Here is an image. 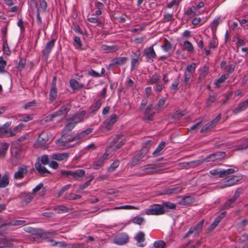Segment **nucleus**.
Returning <instances> with one entry per match:
<instances>
[{"mask_svg": "<svg viewBox=\"0 0 248 248\" xmlns=\"http://www.w3.org/2000/svg\"><path fill=\"white\" fill-rule=\"evenodd\" d=\"M102 104V100H98L90 108V111L91 113H94L97 111L101 107Z\"/></svg>", "mask_w": 248, "mask_h": 248, "instance_id": "nucleus-32", "label": "nucleus"}, {"mask_svg": "<svg viewBox=\"0 0 248 248\" xmlns=\"http://www.w3.org/2000/svg\"><path fill=\"white\" fill-rule=\"evenodd\" d=\"M35 195L31 193L23 192L21 193L20 197L21 199V204L23 206H26L34 198Z\"/></svg>", "mask_w": 248, "mask_h": 248, "instance_id": "nucleus-12", "label": "nucleus"}, {"mask_svg": "<svg viewBox=\"0 0 248 248\" xmlns=\"http://www.w3.org/2000/svg\"><path fill=\"white\" fill-rule=\"evenodd\" d=\"M192 76L193 75L185 72L183 82L185 85H187L189 84V80Z\"/></svg>", "mask_w": 248, "mask_h": 248, "instance_id": "nucleus-44", "label": "nucleus"}, {"mask_svg": "<svg viewBox=\"0 0 248 248\" xmlns=\"http://www.w3.org/2000/svg\"><path fill=\"white\" fill-rule=\"evenodd\" d=\"M86 113V112L85 110L77 113L72 117L71 120L77 124L78 123L83 121Z\"/></svg>", "mask_w": 248, "mask_h": 248, "instance_id": "nucleus-21", "label": "nucleus"}, {"mask_svg": "<svg viewBox=\"0 0 248 248\" xmlns=\"http://www.w3.org/2000/svg\"><path fill=\"white\" fill-rule=\"evenodd\" d=\"M217 100V96L215 95H210L206 102V105L208 107H210L212 104Z\"/></svg>", "mask_w": 248, "mask_h": 248, "instance_id": "nucleus-46", "label": "nucleus"}, {"mask_svg": "<svg viewBox=\"0 0 248 248\" xmlns=\"http://www.w3.org/2000/svg\"><path fill=\"white\" fill-rule=\"evenodd\" d=\"M76 124L71 120L64 127L66 131H70L72 130Z\"/></svg>", "mask_w": 248, "mask_h": 248, "instance_id": "nucleus-54", "label": "nucleus"}, {"mask_svg": "<svg viewBox=\"0 0 248 248\" xmlns=\"http://www.w3.org/2000/svg\"><path fill=\"white\" fill-rule=\"evenodd\" d=\"M55 43V40L53 39H52L46 44L44 49L43 50L42 52L43 56L44 57L46 60L47 59L49 54L54 46Z\"/></svg>", "mask_w": 248, "mask_h": 248, "instance_id": "nucleus-13", "label": "nucleus"}, {"mask_svg": "<svg viewBox=\"0 0 248 248\" xmlns=\"http://www.w3.org/2000/svg\"><path fill=\"white\" fill-rule=\"evenodd\" d=\"M145 233L142 232H139L135 236L134 238L137 242V245L140 247H144L145 244L144 243L145 238Z\"/></svg>", "mask_w": 248, "mask_h": 248, "instance_id": "nucleus-18", "label": "nucleus"}, {"mask_svg": "<svg viewBox=\"0 0 248 248\" xmlns=\"http://www.w3.org/2000/svg\"><path fill=\"white\" fill-rule=\"evenodd\" d=\"M185 115V112L181 110L177 111L173 115V118L176 119H179L181 117Z\"/></svg>", "mask_w": 248, "mask_h": 248, "instance_id": "nucleus-64", "label": "nucleus"}, {"mask_svg": "<svg viewBox=\"0 0 248 248\" xmlns=\"http://www.w3.org/2000/svg\"><path fill=\"white\" fill-rule=\"evenodd\" d=\"M55 211L59 214L65 213L68 211V209L63 205H57L54 207Z\"/></svg>", "mask_w": 248, "mask_h": 248, "instance_id": "nucleus-39", "label": "nucleus"}, {"mask_svg": "<svg viewBox=\"0 0 248 248\" xmlns=\"http://www.w3.org/2000/svg\"><path fill=\"white\" fill-rule=\"evenodd\" d=\"M81 198V196L73 193H68L65 196V198L69 200H78Z\"/></svg>", "mask_w": 248, "mask_h": 248, "instance_id": "nucleus-40", "label": "nucleus"}, {"mask_svg": "<svg viewBox=\"0 0 248 248\" xmlns=\"http://www.w3.org/2000/svg\"><path fill=\"white\" fill-rule=\"evenodd\" d=\"M9 148V144L6 142H3L0 144V157H4Z\"/></svg>", "mask_w": 248, "mask_h": 248, "instance_id": "nucleus-31", "label": "nucleus"}, {"mask_svg": "<svg viewBox=\"0 0 248 248\" xmlns=\"http://www.w3.org/2000/svg\"><path fill=\"white\" fill-rule=\"evenodd\" d=\"M101 48L103 50L107 51L108 53H114L118 51L119 47L117 45L108 46L102 45Z\"/></svg>", "mask_w": 248, "mask_h": 248, "instance_id": "nucleus-27", "label": "nucleus"}, {"mask_svg": "<svg viewBox=\"0 0 248 248\" xmlns=\"http://www.w3.org/2000/svg\"><path fill=\"white\" fill-rule=\"evenodd\" d=\"M196 69V64L195 63L193 62L189 64H188L186 66L185 72L193 75V74L195 72Z\"/></svg>", "mask_w": 248, "mask_h": 248, "instance_id": "nucleus-34", "label": "nucleus"}, {"mask_svg": "<svg viewBox=\"0 0 248 248\" xmlns=\"http://www.w3.org/2000/svg\"><path fill=\"white\" fill-rule=\"evenodd\" d=\"M210 174L212 175H218L220 178L223 177L222 174H221V170H219L218 169H214L210 171Z\"/></svg>", "mask_w": 248, "mask_h": 248, "instance_id": "nucleus-59", "label": "nucleus"}, {"mask_svg": "<svg viewBox=\"0 0 248 248\" xmlns=\"http://www.w3.org/2000/svg\"><path fill=\"white\" fill-rule=\"evenodd\" d=\"M238 181L239 180L237 179L235 176H233L231 178L225 181L220 187L221 188H224L235 185Z\"/></svg>", "mask_w": 248, "mask_h": 248, "instance_id": "nucleus-23", "label": "nucleus"}, {"mask_svg": "<svg viewBox=\"0 0 248 248\" xmlns=\"http://www.w3.org/2000/svg\"><path fill=\"white\" fill-rule=\"evenodd\" d=\"M203 162H205L204 158L199 160L192 161L189 162L183 163V166L186 169L195 168L201 165Z\"/></svg>", "mask_w": 248, "mask_h": 248, "instance_id": "nucleus-16", "label": "nucleus"}, {"mask_svg": "<svg viewBox=\"0 0 248 248\" xmlns=\"http://www.w3.org/2000/svg\"><path fill=\"white\" fill-rule=\"evenodd\" d=\"M226 156V153L224 152H217L208 155L204 158L205 162L210 161H215L217 160H221L224 158Z\"/></svg>", "mask_w": 248, "mask_h": 248, "instance_id": "nucleus-6", "label": "nucleus"}, {"mask_svg": "<svg viewBox=\"0 0 248 248\" xmlns=\"http://www.w3.org/2000/svg\"><path fill=\"white\" fill-rule=\"evenodd\" d=\"M195 201L193 197L191 196H184L182 199L180 203L182 205H186L193 203Z\"/></svg>", "mask_w": 248, "mask_h": 248, "instance_id": "nucleus-28", "label": "nucleus"}, {"mask_svg": "<svg viewBox=\"0 0 248 248\" xmlns=\"http://www.w3.org/2000/svg\"><path fill=\"white\" fill-rule=\"evenodd\" d=\"M15 136V133L11 129L8 128L6 124L0 126V137H8Z\"/></svg>", "mask_w": 248, "mask_h": 248, "instance_id": "nucleus-14", "label": "nucleus"}, {"mask_svg": "<svg viewBox=\"0 0 248 248\" xmlns=\"http://www.w3.org/2000/svg\"><path fill=\"white\" fill-rule=\"evenodd\" d=\"M71 186V184H68L63 186L61 190H59L58 193V195L59 197L61 196L63 194V193L67 190Z\"/></svg>", "mask_w": 248, "mask_h": 248, "instance_id": "nucleus-58", "label": "nucleus"}, {"mask_svg": "<svg viewBox=\"0 0 248 248\" xmlns=\"http://www.w3.org/2000/svg\"><path fill=\"white\" fill-rule=\"evenodd\" d=\"M248 107V99L246 101L239 103L238 106L233 110L235 114H237L242 111L244 110Z\"/></svg>", "mask_w": 248, "mask_h": 248, "instance_id": "nucleus-26", "label": "nucleus"}, {"mask_svg": "<svg viewBox=\"0 0 248 248\" xmlns=\"http://www.w3.org/2000/svg\"><path fill=\"white\" fill-rule=\"evenodd\" d=\"M70 85L71 87L74 90L78 89L83 87L82 84H80L77 80L72 79L70 80Z\"/></svg>", "mask_w": 248, "mask_h": 248, "instance_id": "nucleus-37", "label": "nucleus"}, {"mask_svg": "<svg viewBox=\"0 0 248 248\" xmlns=\"http://www.w3.org/2000/svg\"><path fill=\"white\" fill-rule=\"evenodd\" d=\"M124 136L123 133H119L116 135L113 140L111 142L112 146H113L115 143L118 142L120 139H121Z\"/></svg>", "mask_w": 248, "mask_h": 248, "instance_id": "nucleus-57", "label": "nucleus"}, {"mask_svg": "<svg viewBox=\"0 0 248 248\" xmlns=\"http://www.w3.org/2000/svg\"><path fill=\"white\" fill-rule=\"evenodd\" d=\"M26 221L20 220H6L0 224V228L5 226H21L25 224Z\"/></svg>", "mask_w": 248, "mask_h": 248, "instance_id": "nucleus-15", "label": "nucleus"}, {"mask_svg": "<svg viewBox=\"0 0 248 248\" xmlns=\"http://www.w3.org/2000/svg\"><path fill=\"white\" fill-rule=\"evenodd\" d=\"M85 175V171L83 170H77L75 171H72L71 176L76 180L84 176Z\"/></svg>", "mask_w": 248, "mask_h": 248, "instance_id": "nucleus-29", "label": "nucleus"}, {"mask_svg": "<svg viewBox=\"0 0 248 248\" xmlns=\"http://www.w3.org/2000/svg\"><path fill=\"white\" fill-rule=\"evenodd\" d=\"M135 58L131 59V69H133L134 67L139 64V60L140 57V50H137L136 52H133Z\"/></svg>", "mask_w": 248, "mask_h": 248, "instance_id": "nucleus-24", "label": "nucleus"}, {"mask_svg": "<svg viewBox=\"0 0 248 248\" xmlns=\"http://www.w3.org/2000/svg\"><path fill=\"white\" fill-rule=\"evenodd\" d=\"M229 77L228 74H222L219 78H218L215 82V84L217 87H219L220 84L223 83L226 79H227Z\"/></svg>", "mask_w": 248, "mask_h": 248, "instance_id": "nucleus-33", "label": "nucleus"}, {"mask_svg": "<svg viewBox=\"0 0 248 248\" xmlns=\"http://www.w3.org/2000/svg\"><path fill=\"white\" fill-rule=\"evenodd\" d=\"M235 172V170L233 169H229L226 170H221V174L223 175V177L227 176L228 174H232Z\"/></svg>", "mask_w": 248, "mask_h": 248, "instance_id": "nucleus-60", "label": "nucleus"}, {"mask_svg": "<svg viewBox=\"0 0 248 248\" xmlns=\"http://www.w3.org/2000/svg\"><path fill=\"white\" fill-rule=\"evenodd\" d=\"M92 132V129L88 128L78 134L74 138L69 136H62L58 140L56 143L61 149H65L73 147L76 143H73L77 140H85L89 138V134Z\"/></svg>", "mask_w": 248, "mask_h": 248, "instance_id": "nucleus-1", "label": "nucleus"}, {"mask_svg": "<svg viewBox=\"0 0 248 248\" xmlns=\"http://www.w3.org/2000/svg\"><path fill=\"white\" fill-rule=\"evenodd\" d=\"M161 47L164 51L168 52L171 49L172 44L168 39L165 38L163 40V45Z\"/></svg>", "mask_w": 248, "mask_h": 248, "instance_id": "nucleus-30", "label": "nucleus"}, {"mask_svg": "<svg viewBox=\"0 0 248 248\" xmlns=\"http://www.w3.org/2000/svg\"><path fill=\"white\" fill-rule=\"evenodd\" d=\"M120 162L118 160L115 161L111 164L110 166L108 168V170L109 172H113L119 166Z\"/></svg>", "mask_w": 248, "mask_h": 248, "instance_id": "nucleus-49", "label": "nucleus"}, {"mask_svg": "<svg viewBox=\"0 0 248 248\" xmlns=\"http://www.w3.org/2000/svg\"><path fill=\"white\" fill-rule=\"evenodd\" d=\"M248 148V139L235 146L234 150L241 151Z\"/></svg>", "mask_w": 248, "mask_h": 248, "instance_id": "nucleus-36", "label": "nucleus"}, {"mask_svg": "<svg viewBox=\"0 0 248 248\" xmlns=\"http://www.w3.org/2000/svg\"><path fill=\"white\" fill-rule=\"evenodd\" d=\"M103 164V159H98L94 162L93 166V168L95 170H98L102 166Z\"/></svg>", "mask_w": 248, "mask_h": 248, "instance_id": "nucleus-48", "label": "nucleus"}, {"mask_svg": "<svg viewBox=\"0 0 248 248\" xmlns=\"http://www.w3.org/2000/svg\"><path fill=\"white\" fill-rule=\"evenodd\" d=\"M213 128H214V127L212 125V124L208 123L202 127L201 130V132H208L211 131Z\"/></svg>", "mask_w": 248, "mask_h": 248, "instance_id": "nucleus-43", "label": "nucleus"}, {"mask_svg": "<svg viewBox=\"0 0 248 248\" xmlns=\"http://www.w3.org/2000/svg\"><path fill=\"white\" fill-rule=\"evenodd\" d=\"M162 167L160 164H148L140 167L139 170L142 172L141 175L152 174L159 172Z\"/></svg>", "mask_w": 248, "mask_h": 248, "instance_id": "nucleus-2", "label": "nucleus"}, {"mask_svg": "<svg viewBox=\"0 0 248 248\" xmlns=\"http://www.w3.org/2000/svg\"><path fill=\"white\" fill-rule=\"evenodd\" d=\"M56 234L57 232L55 231L46 232L42 234L41 237L44 239H47L51 238Z\"/></svg>", "mask_w": 248, "mask_h": 248, "instance_id": "nucleus-45", "label": "nucleus"}, {"mask_svg": "<svg viewBox=\"0 0 248 248\" xmlns=\"http://www.w3.org/2000/svg\"><path fill=\"white\" fill-rule=\"evenodd\" d=\"M132 222L136 224L141 225L144 221V219L142 217H136L132 218Z\"/></svg>", "mask_w": 248, "mask_h": 248, "instance_id": "nucleus-51", "label": "nucleus"}, {"mask_svg": "<svg viewBox=\"0 0 248 248\" xmlns=\"http://www.w3.org/2000/svg\"><path fill=\"white\" fill-rule=\"evenodd\" d=\"M68 248H86L85 244L83 243L69 244Z\"/></svg>", "mask_w": 248, "mask_h": 248, "instance_id": "nucleus-47", "label": "nucleus"}, {"mask_svg": "<svg viewBox=\"0 0 248 248\" xmlns=\"http://www.w3.org/2000/svg\"><path fill=\"white\" fill-rule=\"evenodd\" d=\"M49 140L48 137L46 133L42 132L39 136L36 141L35 143L36 148H40L45 149L47 147V141Z\"/></svg>", "mask_w": 248, "mask_h": 248, "instance_id": "nucleus-3", "label": "nucleus"}, {"mask_svg": "<svg viewBox=\"0 0 248 248\" xmlns=\"http://www.w3.org/2000/svg\"><path fill=\"white\" fill-rule=\"evenodd\" d=\"M164 213V207L160 204L151 205L146 211V214L148 215H159L163 214Z\"/></svg>", "mask_w": 248, "mask_h": 248, "instance_id": "nucleus-4", "label": "nucleus"}, {"mask_svg": "<svg viewBox=\"0 0 248 248\" xmlns=\"http://www.w3.org/2000/svg\"><path fill=\"white\" fill-rule=\"evenodd\" d=\"M69 155L67 153L53 154L50 155V158L58 161L67 160Z\"/></svg>", "mask_w": 248, "mask_h": 248, "instance_id": "nucleus-25", "label": "nucleus"}, {"mask_svg": "<svg viewBox=\"0 0 248 248\" xmlns=\"http://www.w3.org/2000/svg\"><path fill=\"white\" fill-rule=\"evenodd\" d=\"M173 194H178L182 192L183 187L181 185L171 186Z\"/></svg>", "mask_w": 248, "mask_h": 248, "instance_id": "nucleus-52", "label": "nucleus"}, {"mask_svg": "<svg viewBox=\"0 0 248 248\" xmlns=\"http://www.w3.org/2000/svg\"><path fill=\"white\" fill-rule=\"evenodd\" d=\"M210 46L211 48H215L217 47L218 43L216 38H213L209 43Z\"/></svg>", "mask_w": 248, "mask_h": 248, "instance_id": "nucleus-63", "label": "nucleus"}, {"mask_svg": "<svg viewBox=\"0 0 248 248\" xmlns=\"http://www.w3.org/2000/svg\"><path fill=\"white\" fill-rule=\"evenodd\" d=\"M129 241L128 235L125 233H121L115 236L113 242L115 244L119 245H123Z\"/></svg>", "mask_w": 248, "mask_h": 248, "instance_id": "nucleus-10", "label": "nucleus"}, {"mask_svg": "<svg viewBox=\"0 0 248 248\" xmlns=\"http://www.w3.org/2000/svg\"><path fill=\"white\" fill-rule=\"evenodd\" d=\"M6 63V61L3 60V57H0V73H3L4 71Z\"/></svg>", "mask_w": 248, "mask_h": 248, "instance_id": "nucleus-55", "label": "nucleus"}, {"mask_svg": "<svg viewBox=\"0 0 248 248\" xmlns=\"http://www.w3.org/2000/svg\"><path fill=\"white\" fill-rule=\"evenodd\" d=\"M166 143L164 141L161 142L157 146L155 150L153 153V155L154 156H157L160 155V152L163 149Z\"/></svg>", "mask_w": 248, "mask_h": 248, "instance_id": "nucleus-35", "label": "nucleus"}, {"mask_svg": "<svg viewBox=\"0 0 248 248\" xmlns=\"http://www.w3.org/2000/svg\"><path fill=\"white\" fill-rule=\"evenodd\" d=\"M220 18L218 17L214 19L211 24L210 27L213 32H215L217 30V26L219 24Z\"/></svg>", "mask_w": 248, "mask_h": 248, "instance_id": "nucleus-41", "label": "nucleus"}, {"mask_svg": "<svg viewBox=\"0 0 248 248\" xmlns=\"http://www.w3.org/2000/svg\"><path fill=\"white\" fill-rule=\"evenodd\" d=\"M184 45L186 50L189 52H192L194 50V47L192 44L188 41H185L184 42Z\"/></svg>", "mask_w": 248, "mask_h": 248, "instance_id": "nucleus-42", "label": "nucleus"}, {"mask_svg": "<svg viewBox=\"0 0 248 248\" xmlns=\"http://www.w3.org/2000/svg\"><path fill=\"white\" fill-rule=\"evenodd\" d=\"M166 243L163 241H157L154 242V247L155 248H165Z\"/></svg>", "mask_w": 248, "mask_h": 248, "instance_id": "nucleus-50", "label": "nucleus"}, {"mask_svg": "<svg viewBox=\"0 0 248 248\" xmlns=\"http://www.w3.org/2000/svg\"><path fill=\"white\" fill-rule=\"evenodd\" d=\"M28 172L27 166L23 165L18 168L14 175V179L16 180H19L23 179Z\"/></svg>", "mask_w": 248, "mask_h": 248, "instance_id": "nucleus-8", "label": "nucleus"}, {"mask_svg": "<svg viewBox=\"0 0 248 248\" xmlns=\"http://www.w3.org/2000/svg\"><path fill=\"white\" fill-rule=\"evenodd\" d=\"M57 90L56 88V78L54 77L51 83L49 94V100L50 102H54L57 97Z\"/></svg>", "mask_w": 248, "mask_h": 248, "instance_id": "nucleus-7", "label": "nucleus"}, {"mask_svg": "<svg viewBox=\"0 0 248 248\" xmlns=\"http://www.w3.org/2000/svg\"><path fill=\"white\" fill-rule=\"evenodd\" d=\"M247 224H248V220L245 219L238 223L237 226L239 229L243 230Z\"/></svg>", "mask_w": 248, "mask_h": 248, "instance_id": "nucleus-61", "label": "nucleus"}, {"mask_svg": "<svg viewBox=\"0 0 248 248\" xmlns=\"http://www.w3.org/2000/svg\"><path fill=\"white\" fill-rule=\"evenodd\" d=\"M174 20L173 15L171 14H166L163 16V22H166L169 21H171Z\"/></svg>", "mask_w": 248, "mask_h": 248, "instance_id": "nucleus-56", "label": "nucleus"}, {"mask_svg": "<svg viewBox=\"0 0 248 248\" xmlns=\"http://www.w3.org/2000/svg\"><path fill=\"white\" fill-rule=\"evenodd\" d=\"M204 223V220L200 221L196 226L191 227L187 232L186 234L185 237L187 238L191 234L196 236L201 232Z\"/></svg>", "mask_w": 248, "mask_h": 248, "instance_id": "nucleus-5", "label": "nucleus"}, {"mask_svg": "<svg viewBox=\"0 0 248 248\" xmlns=\"http://www.w3.org/2000/svg\"><path fill=\"white\" fill-rule=\"evenodd\" d=\"M221 218L222 217L220 216H218L217 217L214 222L211 224L209 229L211 230H213L218 224Z\"/></svg>", "mask_w": 248, "mask_h": 248, "instance_id": "nucleus-53", "label": "nucleus"}, {"mask_svg": "<svg viewBox=\"0 0 248 248\" xmlns=\"http://www.w3.org/2000/svg\"><path fill=\"white\" fill-rule=\"evenodd\" d=\"M143 55L146 57L147 61L148 62H154L156 55L153 46L145 48L143 51Z\"/></svg>", "mask_w": 248, "mask_h": 248, "instance_id": "nucleus-9", "label": "nucleus"}, {"mask_svg": "<svg viewBox=\"0 0 248 248\" xmlns=\"http://www.w3.org/2000/svg\"><path fill=\"white\" fill-rule=\"evenodd\" d=\"M128 60V58L126 57H116L111 60L109 66H120L123 65L127 62Z\"/></svg>", "mask_w": 248, "mask_h": 248, "instance_id": "nucleus-11", "label": "nucleus"}, {"mask_svg": "<svg viewBox=\"0 0 248 248\" xmlns=\"http://www.w3.org/2000/svg\"><path fill=\"white\" fill-rule=\"evenodd\" d=\"M235 201L236 200L233 198L230 199L224 204L222 208L223 209H228L229 208L232 207L234 205Z\"/></svg>", "mask_w": 248, "mask_h": 248, "instance_id": "nucleus-38", "label": "nucleus"}, {"mask_svg": "<svg viewBox=\"0 0 248 248\" xmlns=\"http://www.w3.org/2000/svg\"><path fill=\"white\" fill-rule=\"evenodd\" d=\"M153 109L154 107L152 105H149L147 107L144 111L145 119L148 121H152L154 119L155 112L153 111Z\"/></svg>", "mask_w": 248, "mask_h": 248, "instance_id": "nucleus-17", "label": "nucleus"}, {"mask_svg": "<svg viewBox=\"0 0 248 248\" xmlns=\"http://www.w3.org/2000/svg\"><path fill=\"white\" fill-rule=\"evenodd\" d=\"M147 153V149L146 148H143L140 150L139 153L134 157L132 160L133 163L136 164L138 161L142 160L145 156Z\"/></svg>", "mask_w": 248, "mask_h": 248, "instance_id": "nucleus-20", "label": "nucleus"}, {"mask_svg": "<svg viewBox=\"0 0 248 248\" xmlns=\"http://www.w3.org/2000/svg\"><path fill=\"white\" fill-rule=\"evenodd\" d=\"M243 190L241 188H237L232 197V198L235 200H236V199L240 196V195L243 193Z\"/></svg>", "mask_w": 248, "mask_h": 248, "instance_id": "nucleus-62", "label": "nucleus"}, {"mask_svg": "<svg viewBox=\"0 0 248 248\" xmlns=\"http://www.w3.org/2000/svg\"><path fill=\"white\" fill-rule=\"evenodd\" d=\"M70 109V105L69 104H66L62 106L60 108L55 112V115L56 117L63 116L67 114Z\"/></svg>", "mask_w": 248, "mask_h": 248, "instance_id": "nucleus-19", "label": "nucleus"}, {"mask_svg": "<svg viewBox=\"0 0 248 248\" xmlns=\"http://www.w3.org/2000/svg\"><path fill=\"white\" fill-rule=\"evenodd\" d=\"M35 168L41 176H45L46 174H49L50 173L49 170H48L45 167L43 166L39 162L35 163Z\"/></svg>", "mask_w": 248, "mask_h": 248, "instance_id": "nucleus-22", "label": "nucleus"}]
</instances>
